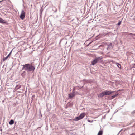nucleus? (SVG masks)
Instances as JSON below:
<instances>
[{
    "mask_svg": "<svg viewBox=\"0 0 135 135\" xmlns=\"http://www.w3.org/2000/svg\"><path fill=\"white\" fill-rule=\"evenodd\" d=\"M23 67L22 68V70H24L28 72H33L35 69L34 66L32 64H26L23 65Z\"/></svg>",
    "mask_w": 135,
    "mask_h": 135,
    "instance_id": "obj_1",
    "label": "nucleus"
},
{
    "mask_svg": "<svg viewBox=\"0 0 135 135\" xmlns=\"http://www.w3.org/2000/svg\"><path fill=\"white\" fill-rule=\"evenodd\" d=\"M25 17V13L23 10L21 11V13L20 16V18L22 20H23Z\"/></svg>",
    "mask_w": 135,
    "mask_h": 135,
    "instance_id": "obj_2",
    "label": "nucleus"
},
{
    "mask_svg": "<svg viewBox=\"0 0 135 135\" xmlns=\"http://www.w3.org/2000/svg\"><path fill=\"white\" fill-rule=\"evenodd\" d=\"M75 95V93L74 92V90H73L72 93H70L69 94V98L70 99H72V98L74 97Z\"/></svg>",
    "mask_w": 135,
    "mask_h": 135,
    "instance_id": "obj_3",
    "label": "nucleus"
},
{
    "mask_svg": "<svg viewBox=\"0 0 135 135\" xmlns=\"http://www.w3.org/2000/svg\"><path fill=\"white\" fill-rule=\"evenodd\" d=\"M98 59L99 58H97L94 60L92 61L91 62L92 65H94L97 62Z\"/></svg>",
    "mask_w": 135,
    "mask_h": 135,
    "instance_id": "obj_4",
    "label": "nucleus"
},
{
    "mask_svg": "<svg viewBox=\"0 0 135 135\" xmlns=\"http://www.w3.org/2000/svg\"><path fill=\"white\" fill-rule=\"evenodd\" d=\"M114 92V91L111 92V91H105V95H108Z\"/></svg>",
    "mask_w": 135,
    "mask_h": 135,
    "instance_id": "obj_5",
    "label": "nucleus"
},
{
    "mask_svg": "<svg viewBox=\"0 0 135 135\" xmlns=\"http://www.w3.org/2000/svg\"><path fill=\"white\" fill-rule=\"evenodd\" d=\"M0 23H7L4 20L0 18Z\"/></svg>",
    "mask_w": 135,
    "mask_h": 135,
    "instance_id": "obj_6",
    "label": "nucleus"
},
{
    "mask_svg": "<svg viewBox=\"0 0 135 135\" xmlns=\"http://www.w3.org/2000/svg\"><path fill=\"white\" fill-rule=\"evenodd\" d=\"M112 44L111 43H110L108 46L107 49L108 50H110L112 49Z\"/></svg>",
    "mask_w": 135,
    "mask_h": 135,
    "instance_id": "obj_7",
    "label": "nucleus"
},
{
    "mask_svg": "<svg viewBox=\"0 0 135 135\" xmlns=\"http://www.w3.org/2000/svg\"><path fill=\"white\" fill-rule=\"evenodd\" d=\"M105 91L103 92L102 93H100L99 95V97H103L105 95Z\"/></svg>",
    "mask_w": 135,
    "mask_h": 135,
    "instance_id": "obj_8",
    "label": "nucleus"
},
{
    "mask_svg": "<svg viewBox=\"0 0 135 135\" xmlns=\"http://www.w3.org/2000/svg\"><path fill=\"white\" fill-rule=\"evenodd\" d=\"M84 113H82L80 114L79 117L81 119L84 117Z\"/></svg>",
    "mask_w": 135,
    "mask_h": 135,
    "instance_id": "obj_9",
    "label": "nucleus"
},
{
    "mask_svg": "<svg viewBox=\"0 0 135 135\" xmlns=\"http://www.w3.org/2000/svg\"><path fill=\"white\" fill-rule=\"evenodd\" d=\"M81 119V118H80L79 116L78 117H76L74 119V120L75 121H78Z\"/></svg>",
    "mask_w": 135,
    "mask_h": 135,
    "instance_id": "obj_10",
    "label": "nucleus"
},
{
    "mask_svg": "<svg viewBox=\"0 0 135 135\" xmlns=\"http://www.w3.org/2000/svg\"><path fill=\"white\" fill-rule=\"evenodd\" d=\"M14 123V121L13 120H11L9 122V124L10 125L13 124Z\"/></svg>",
    "mask_w": 135,
    "mask_h": 135,
    "instance_id": "obj_11",
    "label": "nucleus"
},
{
    "mask_svg": "<svg viewBox=\"0 0 135 135\" xmlns=\"http://www.w3.org/2000/svg\"><path fill=\"white\" fill-rule=\"evenodd\" d=\"M103 133L102 131L100 130L98 132V135H102Z\"/></svg>",
    "mask_w": 135,
    "mask_h": 135,
    "instance_id": "obj_12",
    "label": "nucleus"
},
{
    "mask_svg": "<svg viewBox=\"0 0 135 135\" xmlns=\"http://www.w3.org/2000/svg\"><path fill=\"white\" fill-rule=\"evenodd\" d=\"M21 86L20 85H17L15 87V89H18L20 88Z\"/></svg>",
    "mask_w": 135,
    "mask_h": 135,
    "instance_id": "obj_13",
    "label": "nucleus"
},
{
    "mask_svg": "<svg viewBox=\"0 0 135 135\" xmlns=\"http://www.w3.org/2000/svg\"><path fill=\"white\" fill-rule=\"evenodd\" d=\"M116 64L118 68L120 69L121 68V65L119 63H117Z\"/></svg>",
    "mask_w": 135,
    "mask_h": 135,
    "instance_id": "obj_14",
    "label": "nucleus"
},
{
    "mask_svg": "<svg viewBox=\"0 0 135 135\" xmlns=\"http://www.w3.org/2000/svg\"><path fill=\"white\" fill-rule=\"evenodd\" d=\"M9 56L8 55L6 57L4 58L3 59V61H4L6 60H7V58L9 57Z\"/></svg>",
    "mask_w": 135,
    "mask_h": 135,
    "instance_id": "obj_15",
    "label": "nucleus"
},
{
    "mask_svg": "<svg viewBox=\"0 0 135 135\" xmlns=\"http://www.w3.org/2000/svg\"><path fill=\"white\" fill-rule=\"evenodd\" d=\"M118 94V93L115 94L114 95H112V97L113 98H114L116 96H117Z\"/></svg>",
    "mask_w": 135,
    "mask_h": 135,
    "instance_id": "obj_16",
    "label": "nucleus"
},
{
    "mask_svg": "<svg viewBox=\"0 0 135 135\" xmlns=\"http://www.w3.org/2000/svg\"><path fill=\"white\" fill-rule=\"evenodd\" d=\"M121 21H119L117 25H120L121 24Z\"/></svg>",
    "mask_w": 135,
    "mask_h": 135,
    "instance_id": "obj_17",
    "label": "nucleus"
},
{
    "mask_svg": "<svg viewBox=\"0 0 135 135\" xmlns=\"http://www.w3.org/2000/svg\"><path fill=\"white\" fill-rule=\"evenodd\" d=\"M11 52H12V51L10 52L8 54V55H9V56L11 54Z\"/></svg>",
    "mask_w": 135,
    "mask_h": 135,
    "instance_id": "obj_18",
    "label": "nucleus"
},
{
    "mask_svg": "<svg viewBox=\"0 0 135 135\" xmlns=\"http://www.w3.org/2000/svg\"><path fill=\"white\" fill-rule=\"evenodd\" d=\"M130 135H135V133H133L130 134Z\"/></svg>",
    "mask_w": 135,
    "mask_h": 135,
    "instance_id": "obj_19",
    "label": "nucleus"
},
{
    "mask_svg": "<svg viewBox=\"0 0 135 135\" xmlns=\"http://www.w3.org/2000/svg\"><path fill=\"white\" fill-rule=\"evenodd\" d=\"M129 35H134V36H135V34H132V33H130Z\"/></svg>",
    "mask_w": 135,
    "mask_h": 135,
    "instance_id": "obj_20",
    "label": "nucleus"
},
{
    "mask_svg": "<svg viewBox=\"0 0 135 135\" xmlns=\"http://www.w3.org/2000/svg\"><path fill=\"white\" fill-rule=\"evenodd\" d=\"M132 113H134H134H135V110H134V111Z\"/></svg>",
    "mask_w": 135,
    "mask_h": 135,
    "instance_id": "obj_21",
    "label": "nucleus"
},
{
    "mask_svg": "<svg viewBox=\"0 0 135 135\" xmlns=\"http://www.w3.org/2000/svg\"><path fill=\"white\" fill-rule=\"evenodd\" d=\"M88 122H90V120H88Z\"/></svg>",
    "mask_w": 135,
    "mask_h": 135,
    "instance_id": "obj_22",
    "label": "nucleus"
},
{
    "mask_svg": "<svg viewBox=\"0 0 135 135\" xmlns=\"http://www.w3.org/2000/svg\"><path fill=\"white\" fill-rule=\"evenodd\" d=\"M72 135H75V134H73L72 133Z\"/></svg>",
    "mask_w": 135,
    "mask_h": 135,
    "instance_id": "obj_23",
    "label": "nucleus"
},
{
    "mask_svg": "<svg viewBox=\"0 0 135 135\" xmlns=\"http://www.w3.org/2000/svg\"><path fill=\"white\" fill-rule=\"evenodd\" d=\"M2 1H0V2H2Z\"/></svg>",
    "mask_w": 135,
    "mask_h": 135,
    "instance_id": "obj_24",
    "label": "nucleus"
},
{
    "mask_svg": "<svg viewBox=\"0 0 135 135\" xmlns=\"http://www.w3.org/2000/svg\"><path fill=\"white\" fill-rule=\"evenodd\" d=\"M25 71H24V72H23V73H25Z\"/></svg>",
    "mask_w": 135,
    "mask_h": 135,
    "instance_id": "obj_25",
    "label": "nucleus"
}]
</instances>
